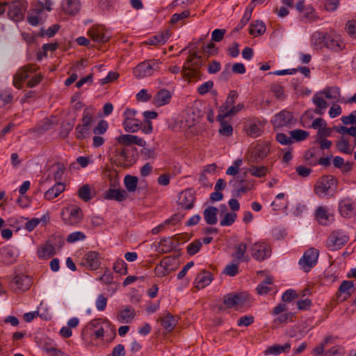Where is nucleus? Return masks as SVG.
Masks as SVG:
<instances>
[{
	"mask_svg": "<svg viewBox=\"0 0 356 356\" xmlns=\"http://www.w3.org/2000/svg\"><path fill=\"white\" fill-rule=\"evenodd\" d=\"M292 140L300 142L306 140L309 137V132L302 129H295L289 132Z\"/></svg>",
	"mask_w": 356,
	"mask_h": 356,
	"instance_id": "44",
	"label": "nucleus"
},
{
	"mask_svg": "<svg viewBox=\"0 0 356 356\" xmlns=\"http://www.w3.org/2000/svg\"><path fill=\"white\" fill-rule=\"evenodd\" d=\"M51 169L54 170V180H60L65 170L64 165L60 163H56L51 166Z\"/></svg>",
	"mask_w": 356,
	"mask_h": 356,
	"instance_id": "55",
	"label": "nucleus"
},
{
	"mask_svg": "<svg viewBox=\"0 0 356 356\" xmlns=\"http://www.w3.org/2000/svg\"><path fill=\"white\" fill-rule=\"evenodd\" d=\"M237 215L234 212H227L223 216V218L220 220V225L222 227L230 226L236 220Z\"/></svg>",
	"mask_w": 356,
	"mask_h": 356,
	"instance_id": "53",
	"label": "nucleus"
},
{
	"mask_svg": "<svg viewBox=\"0 0 356 356\" xmlns=\"http://www.w3.org/2000/svg\"><path fill=\"white\" fill-rule=\"evenodd\" d=\"M339 210L341 215L343 217L350 216L353 211V205L351 200L349 199H344L340 201Z\"/></svg>",
	"mask_w": 356,
	"mask_h": 356,
	"instance_id": "33",
	"label": "nucleus"
},
{
	"mask_svg": "<svg viewBox=\"0 0 356 356\" xmlns=\"http://www.w3.org/2000/svg\"><path fill=\"white\" fill-rule=\"evenodd\" d=\"M78 196L84 202H88L92 199L90 187L88 184L83 185L78 191Z\"/></svg>",
	"mask_w": 356,
	"mask_h": 356,
	"instance_id": "48",
	"label": "nucleus"
},
{
	"mask_svg": "<svg viewBox=\"0 0 356 356\" xmlns=\"http://www.w3.org/2000/svg\"><path fill=\"white\" fill-rule=\"evenodd\" d=\"M48 241H51V244L56 250H60L64 245V240L59 235H53L48 238Z\"/></svg>",
	"mask_w": 356,
	"mask_h": 356,
	"instance_id": "58",
	"label": "nucleus"
},
{
	"mask_svg": "<svg viewBox=\"0 0 356 356\" xmlns=\"http://www.w3.org/2000/svg\"><path fill=\"white\" fill-rule=\"evenodd\" d=\"M87 327L92 330L93 328H97L96 330H93V334L96 339H101L104 337V329L102 325H100L99 321L98 319L92 320L87 326Z\"/></svg>",
	"mask_w": 356,
	"mask_h": 356,
	"instance_id": "43",
	"label": "nucleus"
},
{
	"mask_svg": "<svg viewBox=\"0 0 356 356\" xmlns=\"http://www.w3.org/2000/svg\"><path fill=\"white\" fill-rule=\"evenodd\" d=\"M229 185L233 188V195L240 197L242 194L251 191L254 186L252 180L244 179L242 175L234 177L229 181Z\"/></svg>",
	"mask_w": 356,
	"mask_h": 356,
	"instance_id": "4",
	"label": "nucleus"
},
{
	"mask_svg": "<svg viewBox=\"0 0 356 356\" xmlns=\"http://www.w3.org/2000/svg\"><path fill=\"white\" fill-rule=\"evenodd\" d=\"M272 123L275 128H291L296 123L293 113L286 110H283L274 115Z\"/></svg>",
	"mask_w": 356,
	"mask_h": 356,
	"instance_id": "8",
	"label": "nucleus"
},
{
	"mask_svg": "<svg viewBox=\"0 0 356 356\" xmlns=\"http://www.w3.org/2000/svg\"><path fill=\"white\" fill-rule=\"evenodd\" d=\"M123 127L126 131L135 133L141 129V122L136 118L124 119Z\"/></svg>",
	"mask_w": 356,
	"mask_h": 356,
	"instance_id": "31",
	"label": "nucleus"
},
{
	"mask_svg": "<svg viewBox=\"0 0 356 356\" xmlns=\"http://www.w3.org/2000/svg\"><path fill=\"white\" fill-rule=\"evenodd\" d=\"M337 179L332 175L320 177L314 186V193L321 198L328 199L336 193Z\"/></svg>",
	"mask_w": 356,
	"mask_h": 356,
	"instance_id": "2",
	"label": "nucleus"
},
{
	"mask_svg": "<svg viewBox=\"0 0 356 356\" xmlns=\"http://www.w3.org/2000/svg\"><path fill=\"white\" fill-rule=\"evenodd\" d=\"M311 44L316 49L325 48L333 53H339L346 47L342 36L334 30L315 31L311 36Z\"/></svg>",
	"mask_w": 356,
	"mask_h": 356,
	"instance_id": "1",
	"label": "nucleus"
},
{
	"mask_svg": "<svg viewBox=\"0 0 356 356\" xmlns=\"http://www.w3.org/2000/svg\"><path fill=\"white\" fill-rule=\"evenodd\" d=\"M213 280V275L209 271L202 270L195 278V283L198 288H204Z\"/></svg>",
	"mask_w": 356,
	"mask_h": 356,
	"instance_id": "26",
	"label": "nucleus"
},
{
	"mask_svg": "<svg viewBox=\"0 0 356 356\" xmlns=\"http://www.w3.org/2000/svg\"><path fill=\"white\" fill-rule=\"evenodd\" d=\"M158 321L161 323V326L168 332H172L177 324V320L175 316L167 311L163 313V316L159 317Z\"/></svg>",
	"mask_w": 356,
	"mask_h": 356,
	"instance_id": "19",
	"label": "nucleus"
},
{
	"mask_svg": "<svg viewBox=\"0 0 356 356\" xmlns=\"http://www.w3.org/2000/svg\"><path fill=\"white\" fill-rule=\"evenodd\" d=\"M135 317V310L130 306H126L119 311L117 316L118 321L121 323H129Z\"/></svg>",
	"mask_w": 356,
	"mask_h": 356,
	"instance_id": "21",
	"label": "nucleus"
},
{
	"mask_svg": "<svg viewBox=\"0 0 356 356\" xmlns=\"http://www.w3.org/2000/svg\"><path fill=\"white\" fill-rule=\"evenodd\" d=\"M81 210L79 208L75 207L71 209L69 216V223L70 225H76L81 220Z\"/></svg>",
	"mask_w": 356,
	"mask_h": 356,
	"instance_id": "49",
	"label": "nucleus"
},
{
	"mask_svg": "<svg viewBox=\"0 0 356 356\" xmlns=\"http://www.w3.org/2000/svg\"><path fill=\"white\" fill-rule=\"evenodd\" d=\"M108 127V122L104 120L99 121L97 125L93 129L95 134L101 135L104 134Z\"/></svg>",
	"mask_w": 356,
	"mask_h": 356,
	"instance_id": "64",
	"label": "nucleus"
},
{
	"mask_svg": "<svg viewBox=\"0 0 356 356\" xmlns=\"http://www.w3.org/2000/svg\"><path fill=\"white\" fill-rule=\"evenodd\" d=\"M81 264L89 270L97 269L100 265L98 253L94 251L88 252L82 259Z\"/></svg>",
	"mask_w": 356,
	"mask_h": 356,
	"instance_id": "16",
	"label": "nucleus"
},
{
	"mask_svg": "<svg viewBox=\"0 0 356 356\" xmlns=\"http://www.w3.org/2000/svg\"><path fill=\"white\" fill-rule=\"evenodd\" d=\"M202 243L200 240H195V241L191 243L187 247V253L189 255H194L197 252H199L202 247Z\"/></svg>",
	"mask_w": 356,
	"mask_h": 356,
	"instance_id": "61",
	"label": "nucleus"
},
{
	"mask_svg": "<svg viewBox=\"0 0 356 356\" xmlns=\"http://www.w3.org/2000/svg\"><path fill=\"white\" fill-rule=\"evenodd\" d=\"M321 94L324 95L327 99H337L340 97V89L337 86L327 87Z\"/></svg>",
	"mask_w": 356,
	"mask_h": 356,
	"instance_id": "45",
	"label": "nucleus"
},
{
	"mask_svg": "<svg viewBox=\"0 0 356 356\" xmlns=\"http://www.w3.org/2000/svg\"><path fill=\"white\" fill-rule=\"evenodd\" d=\"M344 349L341 346H334L325 351L323 356H343Z\"/></svg>",
	"mask_w": 356,
	"mask_h": 356,
	"instance_id": "59",
	"label": "nucleus"
},
{
	"mask_svg": "<svg viewBox=\"0 0 356 356\" xmlns=\"http://www.w3.org/2000/svg\"><path fill=\"white\" fill-rule=\"evenodd\" d=\"M127 193L124 189L109 188L104 194V198L118 202H122L126 200Z\"/></svg>",
	"mask_w": 356,
	"mask_h": 356,
	"instance_id": "20",
	"label": "nucleus"
},
{
	"mask_svg": "<svg viewBox=\"0 0 356 356\" xmlns=\"http://www.w3.org/2000/svg\"><path fill=\"white\" fill-rule=\"evenodd\" d=\"M253 7L254 6L246 9L240 22L235 27V29H234L235 31H238L239 30L242 29L248 23V22L250 21L251 16H252Z\"/></svg>",
	"mask_w": 356,
	"mask_h": 356,
	"instance_id": "46",
	"label": "nucleus"
},
{
	"mask_svg": "<svg viewBox=\"0 0 356 356\" xmlns=\"http://www.w3.org/2000/svg\"><path fill=\"white\" fill-rule=\"evenodd\" d=\"M196 50L197 47L192 49V52L188 56L186 63L183 66L182 72L186 76H193L196 70H199L202 65L201 56L197 54Z\"/></svg>",
	"mask_w": 356,
	"mask_h": 356,
	"instance_id": "5",
	"label": "nucleus"
},
{
	"mask_svg": "<svg viewBox=\"0 0 356 356\" xmlns=\"http://www.w3.org/2000/svg\"><path fill=\"white\" fill-rule=\"evenodd\" d=\"M90 130L89 127H85L82 124H79L76 127V138L79 140L83 139L88 134Z\"/></svg>",
	"mask_w": 356,
	"mask_h": 356,
	"instance_id": "63",
	"label": "nucleus"
},
{
	"mask_svg": "<svg viewBox=\"0 0 356 356\" xmlns=\"http://www.w3.org/2000/svg\"><path fill=\"white\" fill-rule=\"evenodd\" d=\"M12 283L15 286L16 290L25 291L31 287L32 279L28 275L19 274L13 278Z\"/></svg>",
	"mask_w": 356,
	"mask_h": 356,
	"instance_id": "18",
	"label": "nucleus"
},
{
	"mask_svg": "<svg viewBox=\"0 0 356 356\" xmlns=\"http://www.w3.org/2000/svg\"><path fill=\"white\" fill-rule=\"evenodd\" d=\"M238 95V92L236 90L230 91L225 102L220 108V113H226V111H229V109L234 106V104Z\"/></svg>",
	"mask_w": 356,
	"mask_h": 356,
	"instance_id": "34",
	"label": "nucleus"
},
{
	"mask_svg": "<svg viewBox=\"0 0 356 356\" xmlns=\"http://www.w3.org/2000/svg\"><path fill=\"white\" fill-rule=\"evenodd\" d=\"M332 340V336L325 337L323 340L318 344L315 348L312 350V355L313 356H323L325 346L331 342Z\"/></svg>",
	"mask_w": 356,
	"mask_h": 356,
	"instance_id": "36",
	"label": "nucleus"
},
{
	"mask_svg": "<svg viewBox=\"0 0 356 356\" xmlns=\"http://www.w3.org/2000/svg\"><path fill=\"white\" fill-rule=\"evenodd\" d=\"M80 6L79 0H65L62 3L64 12L72 15H75L79 11Z\"/></svg>",
	"mask_w": 356,
	"mask_h": 356,
	"instance_id": "28",
	"label": "nucleus"
},
{
	"mask_svg": "<svg viewBox=\"0 0 356 356\" xmlns=\"http://www.w3.org/2000/svg\"><path fill=\"white\" fill-rule=\"evenodd\" d=\"M51 241H47L45 244L42 245L38 250V256L42 259H49L53 257L56 250L51 244Z\"/></svg>",
	"mask_w": 356,
	"mask_h": 356,
	"instance_id": "27",
	"label": "nucleus"
},
{
	"mask_svg": "<svg viewBox=\"0 0 356 356\" xmlns=\"http://www.w3.org/2000/svg\"><path fill=\"white\" fill-rule=\"evenodd\" d=\"M218 212V209L214 207H209L204 210V218L208 225H213L217 223Z\"/></svg>",
	"mask_w": 356,
	"mask_h": 356,
	"instance_id": "30",
	"label": "nucleus"
},
{
	"mask_svg": "<svg viewBox=\"0 0 356 356\" xmlns=\"http://www.w3.org/2000/svg\"><path fill=\"white\" fill-rule=\"evenodd\" d=\"M91 39L97 42H106L108 41L110 35L102 26H93L88 31Z\"/></svg>",
	"mask_w": 356,
	"mask_h": 356,
	"instance_id": "12",
	"label": "nucleus"
},
{
	"mask_svg": "<svg viewBox=\"0 0 356 356\" xmlns=\"http://www.w3.org/2000/svg\"><path fill=\"white\" fill-rule=\"evenodd\" d=\"M246 131L248 135L253 138H257L261 136L262 133L261 129L256 122L250 123L246 127Z\"/></svg>",
	"mask_w": 356,
	"mask_h": 356,
	"instance_id": "51",
	"label": "nucleus"
},
{
	"mask_svg": "<svg viewBox=\"0 0 356 356\" xmlns=\"http://www.w3.org/2000/svg\"><path fill=\"white\" fill-rule=\"evenodd\" d=\"M195 193L191 189H187L180 193L177 203L182 209H191L194 207Z\"/></svg>",
	"mask_w": 356,
	"mask_h": 356,
	"instance_id": "11",
	"label": "nucleus"
},
{
	"mask_svg": "<svg viewBox=\"0 0 356 356\" xmlns=\"http://www.w3.org/2000/svg\"><path fill=\"white\" fill-rule=\"evenodd\" d=\"M116 152L119 156L118 159L119 165L120 166L127 167L128 165L127 162L129 159L127 150L125 148H122L121 149H118Z\"/></svg>",
	"mask_w": 356,
	"mask_h": 356,
	"instance_id": "56",
	"label": "nucleus"
},
{
	"mask_svg": "<svg viewBox=\"0 0 356 356\" xmlns=\"http://www.w3.org/2000/svg\"><path fill=\"white\" fill-rule=\"evenodd\" d=\"M318 255V250L314 248H310L307 250L298 261L301 269L305 273L309 272L316 265Z\"/></svg>",
	"mask_w": 356,
	"mask_h": 356,
	"instance_id": "6",
	"label": "nucleus"
},
{
	"mask_svg": "<svg viewBox=\"0 0 356 356\" xmlns=\"http://www.w3.org/2000/svg\"><path fill=\"white\" fill-rule=\"evenodd\" d=\"M37 68L36 66L33 64H28L26 65L23 66L21 67L16 74L17 75V77L19 79V81H24L26 79H28L31 74L35 72L36 71Z\"/></svg>",
	"mask_w": 356,
	"mask_h": 356,
	"instance_id": "35",
	"label": "nucleus"
},
{
	"mask_svg": "<svg viewBox=\"0 0 356 356\" xmlns=\"http://www.w3.org/2000/svg\"><path fill=\"white\" fill-rule=\"evenodd\" d=\"M336 146L341 152L347 154H351L353 152V149L350 147L348 140H346L343 137L337 141Z\"/></svg>",
	"mask_w": 356,
	"mask_h": 356,
	"instance_id": "47",
	"label": "nucleus"
},
{
	"mask_svg": "<svg viewBox=\"0 0 356 356\" xmlns=\"http://www.w3.org/2000/svg\"><path fill=\"white\" fill-rule=\"evenodd\" d=\"M321 150L318 147H312L307 150L304 154V159L311 165L313 162H316L318 159Z\"/></svg>",
	"mask_w": 356,
	"mask_h": 356,
	"instance_id": "38",
	"label": "nucleus"
},
{
	"mask_svg": "<svg viewBox=\"0 0 356 356\" xmlns=\"http://www.w3.org/2000/svg\"><path fill=\"white\" fill-rule=\"evenodd\" d=\"M138 179L137 177L127 175L124 177V184L126 189L129 193L135 192L138 186Z\"/></svg>",
	"mask_w": 356,
	"mask_h": 356,
	"instance_id": "41",
	"label": "nucleus"
},
{
	"mask_svg": "<svg viewBox=\"0 0 356 356\" xmlns=\"http://www.w3.org/2000/svg\"><path fill=\"white\" fill-rule=\"evenodd\" d=\"M65 189V185L60 181H58L54 186L46 191L44 198L47 200H51L57 197Z\"/></svg>",
	"mask_w": 356,
	"mask_h": 356,
	"instance_id": "24",
	"label": "nucleus"
},
{
	"mask_svg": "<svg viewBox=\"0 0 356 356\" xmlns=\"http://www.w3.org/2000/svg\"><path fill=\"white\" fill-rule=\"evenodd\" d=\"M349 240V237L341 230L333 231L327 241V245L331 250L340 249Z\"/></svg>",
	"mask_w": 356,
	"mask_h": 356,
	"instance_id": "9",
	"label": "nucleus"
},
{
	"mask_svg": "<svg viewBox=\"0 0 356 356\" xmlns=\"http://www.w3.org/2000/svg\"><path fill=\"white\" fill-rule=\"evenodd\" d=\"M354 284L352 281L344 280L340 284L338 291L343 293H346L348 297L351 296L353 291Z\"/></svg>",
	"mask_w": 356,
	"mask_h": 356,
	"instance_id": "50",
	"label": "nucleus"
},
{
	"mask_svg": "<svg viewBox=\"0 0 356 356\" xmlns=\"http://www.w3.org/2000/svg\"><path fill=\"white\" fill-rule=\"evenodd\" d=\"M250 251L252 257L257 261H264L270 255L271 252L269 245L264 242L254 243Z\"/></svg>",
	"mask_w": 356,
	"mask_h": 356,
	"instance_id": "10",
	"label": "nucleus"
},
{
	"mask_svg": "<svg viewBox=\"0 0 356 356\" xmlns=\"http://www.w3.org/2000/svg\"><path fill=\"white\" fill-rule=\"evenodd\" d=\"M172 93L167 89H161L154 96L152 104L156 107L163 106L168 104L172 99Z\"/></svg>",
	"mask_w": 356,
	"mask_h": 356,
	"instance_id": "15",
	"label": "nucleus"
},
{
	"mask_svg": "<svg viewBox=\"0 0 356 356\" xmlns=\"http://www.w3.org/2000/svg\"><path fill=\"white\" fill-rule=\"evenodd\" d=\"M168 38L169 34L168 32L162 33L149 38L146 43L150 45H162L165 43Z\"/></svg>",
	"mask_w": 356,
	"mask_h": 356,
	"instance_id": "42",
	"label": "nucleus"
},
{
	"mask_svg": "<svg viewBox=\"0 0 356 356\" xmlns=\"http://www.w3.org/2000/svg\"><path fill=\"white\" fill-rule=\"evenodd\" d=\"M116 140L118 143L127 146L136 145L140 147H144L146 144L145 141L143 138L131 134L120 135L116 138Z\"/></svg>",
	"mask_w": 356,
	"mask_h": 356,
	"instance_id": "17",
	"label": "nucleus"
},
{
	"mask_svg": "<svg viewBox=\"0 0 356 356\" xmlns=\"http://www.w3.org/2000/svg\"><path fill=\"white\" fill-rule=\"evenodd\" d=\"M270 153V147L268 143H259L251 149V158L253 161H259L266 158Z\"/></svg>",
	"mask_w": 356,
	"mask_h": 356,
	"instance_id": "13",
	"label": "nucleus"
},
{
	"mask_svg": "<svg viewBox=\"0 0 356 356\" xmlns=\"http://www.w3.org/2000/svg\"><path fill=\"white\" fill-rule=\"evenodd\" d=\"M248 172L254 177H264L268 171V169L265 166H251L248 170Z\"/></svg>",
	"mask_w": 356,
	"mask_h": 356,
	"instance_id": "52",
	"label": "nucleus"
},
{
	"mask_svg": "<svg viewBox=\"0 0 356 356\" xmlns=\"http://www.w3.org/2000/svg\"><path fill=\"white\" fill-rule=\"evenodd\" d=\"M247 251V245L244 243H240L235 246V252L232 254V257L234 258V261H248L250 260V257L248 256H245V252Z\"/></svg>",
	"mask_w": 356,
	"mask_h": 356,
	"instance_id": "22",
	"label": "nucleus"
},
{
	"mask_svg": "<svg viewBox=\"0 0 356 356\" xmlns=\"http://www.w3.org/2000/svg\"><path fill=\"white\" fill-rule=\"evenodd\" d=\"M160 64L157 60H148L139 63L134 68L133 73L137 79H143L152 75L160 70Z\"/></svg>",
	"mask_w": 356,
	"mask_h": 356,
	"instance_id": "3",
	"label": "nucleus"
},
{
	"mask_svg": "<svg viewBox=\"0 0 356 356\" xmlns=\"http://www.w3.org/2000/svg\"><path fill=\"white\" fill-rule=\"evenodd\" d=\"M266 31V25L261 21H256L251 24L249 33L254 36L261 35Z\"/></svg>",
	"mask_w": 356,
	"mask_h": 356,
	"instance_id": "40",
	"label": "nucleus"
},
{
	"mask_svg": "<svg viewBox=\"0 0 356 356\" xmlns=\"http://www.w3.org/2000/svg\"><path fill=\"white\" fill-rule=\"evenodd\" d=\"M227 117V116H224V113H220L218 115L217 118L220 124L218 131L222 136H230L233 134V127L230 124L225 120V118Z\"/></svg>",
	"mask_w": 356,
	"mask_h": 356,
	"instance_id": "25",
	"label": "nucleus"
},
{
	"mask_svg": "<svg viewBox=\"0 0 356 356\" xmlns=\"http://www.w3.org/2000/svg\"><path fill=\"white\" fill-rule=\"evenodd\" d=\"M238 261H232L230 264L226 266L224 273L229 276L234 277L238 273Z\"/></svg>",
	"mask_w": 356,
	"mask_h": 356,
	"instance_id": "57",
	"label": "nucleus"
},
{
	"mask_svg": "<svg viewBox=\"0 0 356 356\" xmlns=\"http://www.w3.org/2000/svg\"><path fill=\"white\" fill-rule=\"evenodd\" d=\"M44 10L43 5H38L36 8L30 10L28 16L29 22L33 26H37L42 21L41 14Z\"/></svg>",
	"mask_w": 356,
	"mask_h": 356,
	"instance_id": "23",
	"label": "nucleus"
},
{
	"mask_svg": "<svg viewBox=\"0 0 356 356\" xmlns=\"http://www.w3.org/2000/svg\"><path fill=\"white\" fill-rule=\"evenodd\" d=\"M190 16L189 10H184L180 13H175L172 15L170 19V23L172 24H176L179 21H182L184 19Z\"/></svg>",
	"mask_w": 356,
	"mask_h": 356,
	"instance_id": "62",
	"label": "nucleus"
},
{
	"mask_svg": "<svg viewBox=\"0 0 356 356\" xmlns=\"http://www.w3.org/2000/svg\"><path fill=\"white\" fill-rule=\"evenodd\" d=\"M8 16L15 22H19L24 18V13L22 8V3L19 1H14L8 3Z\"/></svg>",
	"mask_w": 356,
	"mask_h": 356,
	"instance_id": "14",
	"label": "nucleus"
},
{
	"mask_svg": "<svg viewBox=\"0 0 356 356\" xmlns=\"http://www.w3.org/2000/svg\"><path fill=\"white\" fill-rule=\"evenodd\" d=\"M291 348L289 343H286L284 345H275L269 347L265 350L266 354L279 355L282 353L289 352Z\"/></svg>",
	"mask_w": 356,
	"mask_h": 356,
	"instance_id": "39",
	"label": "nucleus"
},
{
	"mask_svg": "<svg viewBox=\"0 0 356 356\" xmlns=\"http://www.w3.org/2000/svg\"><path fill=\"white\" fill-rule=\"evenodd\" d=\"M320 95L321 93H316L313 97V102L316 106L314 113L318 115H323L328 104Z\"/></svg>",
	"mask_w": 356,
	"mask_h": 356,
	"instance_id": "32",
	"label": "nucleus"
},
{
	"mask_svg": "<svg viewBox=\"0 0 356 356\" xmlns=\"http://www.w3.org/2000/svg\"><path fill=\"white\" fill-rule=\"evenodd\" d=\"M331 216L328 213L325 207H318L316 210V218L323 225H328L331 221Z\"/></svg>",
	"mask_w": 356,
	"mask_h": 356,
	"instance_id": "29",
	"label": "nucleus"
},
{
	"mask_svg": "<svg viewBox=\"0 0 356 356\" xmlns=\"http://www.w3.org/2000/svg\"><path fill=\"white\" fill-rule=\"evenodd\" d=\"M345 29L351 38H356V20L348 21Z\"/></svg>",
	"mask_w": 356,
	"mask_h": 356,
	"instance_id": "60",
	"label": "nucleus"
},
{
	"mask_svg": "<svg viewBox=\"0 0 356 356\" xmlns=\"http://www.w3.org/2000/svg\"><path fill=\"white\" fill-rule=\"evenodd\" d=\"M248 300L249 296L245 292H242L225 296L223 302L229 308L238 309L244 307Z\"/></svg>",
	"mask_w": 356,
	"mask_h": 356,
	"instance_id": "7",
	"label": "nucleus"
},
{
	"mask_svg": "<svg viewBox=\"0 0 356 356\" xmlns=\"http://www.w3.org/2000/svg\"><path fill=\"white\" fill-rule=\"evenodd\" d=\"M113 270L120 275H126L127 273V264L124 260L119 259L113 264Z\"/></svg>",
	"mask_w": 356,
	"mask_h": 356,
	"instance_id": "54",
	"label": "nucleus"
},
{
	"mask_svg": "<svg viewBox=\"0 0 356 356\" xmlns=\"http://www.w3.org/2000/svg\"><path fill=\"white\" fill-rule=\"evenodd\" d=\"M175 248V244L170 238H161L159 243V252L168 253L171 252Z\"/></svg>",
	"mask_w": 356,
	"mask_h": 356,
	"instance_id": "37",
	"label": "nucleus"
}]
</instances>
